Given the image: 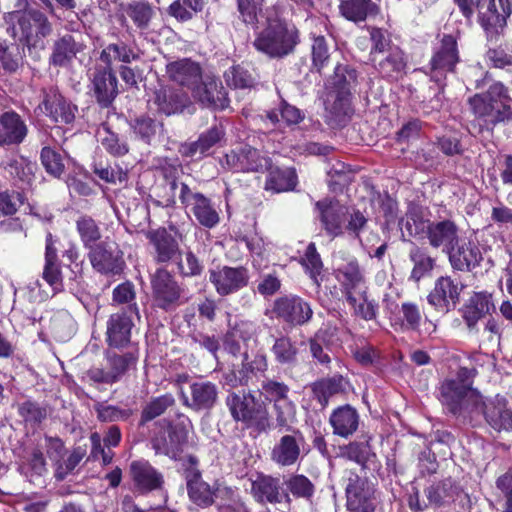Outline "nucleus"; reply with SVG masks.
I'll use <instances>...</instances> for the list:
<instances>
[{"label": "nucleus", "instance_id": "obj_1", "mask_svg": "<svg viewBox=\"0 0 512 512\" xmlns=\"http://www.w3.org/2000/svg\"><path fill=\"white\" fill-rule=\"evenodd\" d=\"M468 369L462 368L457 379L446 380L441 387L443 402L454 415L480 412L496 431L512 429V411L503 397L484 400L482 395L463 381Z\"/></svg>", "mask_w": 512, "mask_h": 512}, {"label": "nucleus", "instance_id": "obj_2", "mask_svg": "<svg viewBox=\"0 0 512 512\" xmlns=\"http://www.w3.org/2000/svg\"><path fill=\"white\" fill-rule=\"evenodd\" d=\"M468 103L475 118L487 130L512 120V98L500 82H495L487 91L470 97Z\"/></svg>", "mask_w": 512, "mask_h": 512}, {"label": "nucleus", "instance_id": "obj_3", "mask_svg": "<svg viewBox=\"0 0 512 512\" xmlns=\"http://www.w3.org/2000/svg\"><path fill=\"white\" fill-rule=\"evenodd\" d=\"M163 196L158 200L157 205L163 207H172L175 204L176 190L179 189V199L186 208L194 215L197 221L206 228L215 227L219 221L220 216L211 200L204 196L202 193L193 192L189 186L183 182L176 180H169L162 187Z\"/></svg>", "mask_w": 512, "mask_h": 512}, {"label": "nucleus", "instance_id": "obj_4", "mask_svg": "<svg viewBox=\"0 0 512 512\" xmlns=\"http://www.w3.org/2000/svg\"><path fill=\"white\" fill-rule=\"evenodd\" d=\"M299 42V31L294 25L272 21L256 36L253 45L270 58H283L293 53Z\"/></svg>", "mask_w": 512, "mask_h": 512}, {"label": "nucleus", "instance_id": "obj_5", "mask_svg": "<svg viewBox=\"0 0 512 512\" xmlns=\"http://www.w3.org/2000/svg\"><path fill=\"white\" fill-rule=\"evenodd\" d=\"M4 20L7 24L17 21L28 48H44V39L53 31L48 17L38 9L12 11L4 15Z\"/></svg>", "mask_w": 512, "mask_h": 512}, {"label": "nucleus", "instance_id": "obj_6", "mask_svg": "<svg viewBox=\"0 0 512 512\" xmlns=\"http://www.w3.org/2000/svg\"><path fill=\"white\" fill-rule=\"evenodd\" d=\"M347 481L346 507L349 512H374L376 507L374 485L365 477H360L353 471L345 472Z\"/></svg>", "mask_w": 512, "mask_h": 512}, {"label": "nucleus", "instance_id": "obj_7", "mask_svg": "<svg viewBox=\"0 0 512 512\" xmlns=\"http://www.w3.org/2000/svg\"><path fill=\"white\" fill-rule=\"evenodd\" d=\"M226 403L234 420L256 425L262 430L269 426L268 412L253 396L231 393Z\"/></svg>", "mask_w": 512, "mask_h": 512}, {"label": "nucleus", "instance_id": "obj_8", "mask_svg": "<svg viewBox=\"0 0 512 512\" xmlns=\"http://www.w3.org/2000/svg\"><path fill=\"white\" fill-rule=\"evenodd\" d=\"M153 303L165 311L174 310L179 306L182 288L174 277L165 269H158L151 279Z\"/></svg>", "mask_w": 512, "mask_h": 512}, {"label": "nucleus", "instance_id": "obj_9", "mask_svg": "<svg viewBox=\"0 0 512 512\" xmlns=\"http://www.w3.org/2000/svg\"><path fill=\"white\" fill-rule=\"evenodd\" d=\"M334 273L343 287L347 301L351 306H355L357 301L355 294H363L366 289L364 272L357 259L349 257L337 261Z\"/></svg>", "mask_w": 512, "mask_h": 512}, {"label": "nucleus", "instance_id": "obj_10", "mask_svg": "<svg viewBox=\"0 0 512 512\" xmlns=\"http://www.w3.org/2000/svg\"><path fill=\"white\" fill-rule=\"evenodd\" d=\"M464 285L451 276H441L435 280L433 289L427 296L428 303L435 310L448 313L459 303Z\"/></svg>", "mask_w": 512, "mask_h": 512}, {"label": "nucleus", "instance_id": "obj_11", "mask_svg": "<svg viewBox=\"0 0 512 512\" xmlns=\"http://www.w3.org/2000/svg\"><path fill=\"white\" fill-rule=\"evenodd\" d=\"M209 281L220 296H227L246 287L249 274L243 266H222L209 270Z\"/></svg>", "mask_w": 512, "mask_h": 512}, {"label": "nucleus", "instance_id": "obj_12", "mask_svg": "<svg viewBox=\"0 0 512 512\" xmlns=\"http://www.w3.org/2000/svg\"><path fill=\"white\" fill-rule=\"evenodd\" d=\"M192 97L204 107L224 109L228 106V98L221 81L212 74H203L201 80L193 86Z\"/></svg>", "mask_w": 512, "mask_h": 512}, {"label": "nucleus", "instance_id": "obj_13", "mask_svg": "<svg viewBox=\"0 0 512 512\" xmlns=\"http://www.w3.org/2000/svg\"><path fill=\"white\" fill-rule=\"evenodd\" d=\"M273 311L276 317L291 326H302L313 315L310 304L299 296H284L275 300Z\"/></svg>", "mask_w": 512, "mask_h": 512}, {"label": "nucleus", "instance_id": "obj_14", "mask_svg": "<svg viewBox=\"0 0 512 512\" xmlns=\"http://www.w3.org/2000/svg\"><path fill=\"white\" fill-rule=\"evenodd\" d=\"M182 404L194 411L210 410L218 400V387L210 381H195L189 385V394L179 389Z\"/></svg>", "mask_w": 512, "mask_h": 512}, {"label": "nucleus", "instance_id": "obj_15", "mask_svg": "<svg viewBox=\"0 0 512 512\" xmlns=\"http://www.w3.org/2000/svg\"><path fill=\"white\" fill-rule=\"evenodd\" d=\"M88 257L92 267L101 274H118L124 265L117 246L106 241L90 248Z\"/></svg>", "mask_w": 512, "mask_h": 512}, {"label": "nucleus", "instance_id": "obj_16", "mask_svg": "<svg viewBox=\"0 0 512 512\" xmlns=\"http://www.w3.org/2000/svg\"><path fill=\"white\" fill-rule=\"evenodd\" d=\"M39 108L56 123L70 124L78 111L77 106L67 100L57 89L49 88L44 91V97Z\"/></svg>", "mask_w": 512, "mask_h": 512}, {"label": "nucleus", "instance_id": "obj_17", "mask_svg": "<svg viewBox=\"0 0 512 512\" xmlns=\"http://www.w3.org/2000/svg\"><path fill=\"white\" fill-rule=\"evenodd\" d=\"M320 213L322 228L332 238L342 234L343 223L349 214V209L337 200L323 199L316 203Z\"/></svg>", "mask_w": 512, "mask_h": 512}, {"label": "nucleus", "instance_id": "obj_18", "mask_svg": "<svg viewBox=\"0 0 512 512\" xmlns=\"http://www.w3.org/2000/svg\"><path fill=\"white\" fill-rule=\"evenodd\" d=\"M426 237L431 247L441 249L447 253L453 245L458 243L460 236L459 227L449 219L432 221L427 224Z\"/></svg>", "mask_w": 512, "mask_h": 512}, {"label": "nucleus", "instance_id": "obj_19", "mask_svg": "<svg viewBox=\"0 0 512 512\" xmlns=\"http://www.w3.org/2000/svg\"><path fill=\"white\" fill-rule=\"evenodd\" d=\"M446 254L451 267L458 271H471L483 259L479 246L462 237L458 239V243L453 245Z\"/></svg>", "mask_w": 512, "mask_h": 512}, {"label": "nucleus", "instance_id": "obj_20", "mask_svg": "<svg viewBox=\"0 0 512 512\" xmlns=\"http://www.w3.org/2000/svg\"><path fill=\"white\" fill-rule=\"evenodd\" d=\"M507 0H482L479 8V22L489 34H498L506 25L509 15Z\"/></svg>", "mask_w": 512, "mask_h": 512}, {"label": "nucleus", "instance_id": "obj_21", "mask_svg": "<svg viewBox=\"0 0 512 512\" xmlns=\"http://www.w3.org/2000/svg\"><path fill=\"white\" fill-rule=\"evenodd\" d=\"M459 61L456 39L452 35H444L441 46L433 55L431 65V78L439 81L447 72L453 71Z\"/></svg>", "mask_w": 512, "mask_h": 512}, {"label": "nucleus", "instance_id": "obj_22", "mask_svg": "<svg viewBox=\"0 0 512 512\" xmlns=\"http://www.w3.org/2000/svg\"><path fill=\"white\" fill-rule=\"evenodd\" d=\"M226 161L235 171L263 172L271 167V162L268 157L248 146L227 154Z\"/></svg>", "mask_w": 512, "mask_h": 512}, {"label": "nucleus", "instance_id": "obj_23", "mask_svg": "<svg viewBox=\"0 0 512 512\" xmlns=\"http://www.w3.org/2000/svg\"><path fill=\"white\" fill-rule=\"evenodd\" d=\"M130 475L135 489L142 494L161 489L164 483L163 475L145 460L133 461Z\"/></svg>", "mask_w": 512, "mask_h": 512}, {"label": "nucleus", "instance_id": "obj_24", "mask_svg": "<svg viewBox=\"0 0 512 512\" xmlns=\"http://www.w3.org/2000/svg\"><path fill=\"white\" fill-rule=\"evenodd\" d=\"M325 118L332 127L344 125L351 112L350 95L346 91H326L324 97Z\"/></svg>", "mask_w": 512, "mask_h": 512}, {"label": "nucleus", "instance_id": "obj_25", "mask_svg": "<svg viewBox=\"0 0 512 512\" xmlns=\"http://www.w3.org/2000/svg\"><path fill=\"white\" fill-rule=\"evenodd\" d=\"M301 441L302 434L298 430L282 436L271 451L272 461L284 467L296 464L301 455Z\"/></svg>", "mask_w": 512, "mask_h": 512}, {"label": "nucleus", "instance_id": "obj_26", "mask_svg": "<svg viewBox=\"0 0 512 512\" xmlns=\"http://www.w3.org/2000/svg\"><path fill=\"white\" fill-rule=\"evenodd\" d=\"M186 439L187 433L183 426L169 425L153 438L152 446L157 454L175 457Z\"/></svg>", "mask_w": 512, "mask_h": 512}, {"label": "nucleus", "instance_id": "obj_27", "mask_svg": "<svg viewBox=\"0 0 512 512\" xmlns=\"http://www.w3.org/2000/svg\"><path fill=\"white\" fill-rule=\"evenodd\" d=\"M27 133V125L19 114L9 111L0 115V145H18Z\"/></svg>", "mask_w": 512, "mask_h": 512}, {"label": "nucleus", "instance_id": "obj_28", "mask_svg": "<svg viewBox=\"0 0 512 512\" xmlns=\"http://www.w3.org/2000/svg\"><path fill=\"white\" fill-rule=\"evenodd\" d=\"M169 78L179 85L192 90L202 77L201 67L198 63L189 59H181L171 62L166 67Z\"/></svg>", "mask_w": 512, "mask_h": 512}, {"label": "nucleus", "instance_id": "obj_29", "mask_svg": "<svg viewBox=\"0 0 512 512\" xmlns=\"http://www.w3.org/2000/svg\"><path fill=\"white\" fill-rule=\"evenodd\" d=\"M92 84L97 102L102 107H108L118 93L117 78L113 71L107 69H95Z\"/></svg>", "mask_w": 512, "mask_h": 512}, {"label": "nucleus", "instance_id": "obj_30", "mask_svg": "<svg viewBox=\"0 0 512 512\" xmlns=\"http://www.w3.org/2000/svg\"><path fill=\"white\" fill-rule=\"evenodd\" d=\"M147 239L154 248L155 260L158 263L169 262L179 252L178 242L164 228L148 232Z\"/></svg>", "mask_w": 512, "mask_h": 512}, {"label": "nucleus", "instance_id": "obj_31", "mask_svg": "<svg viewBox=\"0 0 512 512\" xmlns=\"http://www.w3.org/2000/svg\"><path fill=\"white\" fill-rule=\"evenodd\" d=\"M251 494L259 503H281L283 498L289 500L287 494L280 492V483L271 476H258L251 483Z\"/></svg>", "mask_w": 512, "mask_h": 512}, {"label": "nucleus", "instance_id": "obj_32", "mask_svg": "<svg viewBox=\"0 0 512 512\" xmlns=\"http://www.w3.org/2000/svg\"><path fill=\"white\" fill-rule=\"evenodd\" d=\"M225 135L222 125H215L208 131L202 133L198 140L185 143L181 146L180 152L186 157H201L205 155L214 145L219 143Z\"/></svg>", "mask_w": 512, "mask_h": 512}, {"label": "nucleus", "instance_id": "obj_33", "mask_svg": "<svg viewBox=\"0 0 512 512\" xmlns=\"http://www.w3.org/2000/svg\"><path fill=\"white\" fill-rule=\"evenodd\" d=\"M329 422L335 435L347 438L358 429L359 414L352 406L344 405L332 412Z\"/></svg>", "mask_w": 512, "mask_h": 512}, {"label": "nucleus", "instance_id": "obj_34", "mask_svg": "<svg viewBox=\"0 0 512 512\" xmlns=\"http://www.w3.org/2000/svg\"><path fill=\"white\" fill-rule=\"evenodd\" d=\"M133 322L126 313L112 314L107 323V341L110 346L120 348L130 342Z\"/></svg>", "mask_w": 512, "mask_h": 512}, {"label": "nucleus", "instance_id": "obj_35", "mask_svg": "<svg viewBox=\"0 0 512 512\" xmlns=\"http://www.w3.org/2000/svg\"><path fill=\"white\" fill-rule=\"evenodd\" d=\"M154 103L165 115L182 112L188 103L187 96L173 88L162 87L155 92Z\"/></svg>", "mask_w": 512, "mask_h": 512}, {"label": "nucleus", "instance_id": "obj_36", "mask_svg": "<svg viewBox=\"0 0 512 512\" xmlns=\"http://www.w3.org/2000/svg\"><path fill=\"white\" fill-rule=\"evenodd\" d=\"M80 50L81 45L74 40L72 35L66 34L54 41L49 59L50 64L60 67L67 66Z\"/></svg>", "mask_w": 512, "mask_h": 512}, {"label": "nucleus", "instance_id": "obj_37", "mask_svg": "<svg viewBox=\"0 0 512 512\" xmlns=\"http://www.w3.org/2000/svg\"><path fill=\"white\" fill-rule=\"evenodd\" d=\"M123 12L141 31L149 29L153 18L156 16V8L144 0L129 2L123 6Z\"/></svg>", "mask_w": 512, "mask_h": 512}, {"label": "nucleus", "instance_id": "obj_38", "mask_svg": "<svg viewBox=\"0 0 512 512\" xmlns=\"http://www.w3.org/2000/svg\"><path fill=\"white\" fill-rule=\"evenodd\" d=\"M187 489L190 500L199 507H208L214 503V489L201 479L198 471L187 476Z\"/></svg>", "mask_w": 512, "mask_h": 512}, {"label": "nucleus", "instance_id": "obj_39", "mask_svg": "<svg viewBox=\"0 0 512 512\" xmlns=\"http://www.w3.org/2000/svg\"><path fill=\"white\" fill-rule=\"evenodd\" d=\"M457 494V487L450 479L434 482L424 489V496L428 499L431 507L437 508L454 500Z\"/></svg>", "mask_w": 512, "mask_h": 512}, {"label": "nucleus", "instance_id": "obj_40", "mask_svg": "<svg viewBox=\"0 0 512 512\" xmlns=\"http://www.w3.org/2000/svg\"><path fill=\"white\" fill-rule=\"evenodd\" d=\"M271 353L276 363L282 366H295L298 358V347L296 342L288 336L281 335L274 339Z\"/></svg>", "mask_w": 512, "mask_h": 512}, {"label": "nucleus", "instance_id": "obj_41", "mask_svg": "<svg viewBox=\"0 0 512 512\" xmlns=\"http://www.w3.org/2000/svg\"><path fill=\"white\" fill-rule=\"evenodd\" d=\"M373 63L383 76L394 79H397L406 67L404 54L398 47L390 49L383 58L377 57V61Z\"/></svg>", "mask_w": 512, "mask_h": 512}, {"label": "nucleus", "instance_id": "obj_42", "mask_svg": "<svg viewBox=\"0 0 512 512\" xmlns=\"http://www.w3.org/2000/svg\"><path fill=\"white\" fill-rule=\"evenodd\" d=\"M491 306L489 294L484 292L475 293L464 310V319L468 327L473 329L476 323L489 313Z\"/></svg>", "mask_w": 512, "mask_h": 512}, {"label": "nucleus", "instance_id": "obj_43", "mask_svg": "<svg viewBox=\"0 0 512 512\" xmlns=\"http://www.w3.org/2000/svg\"><path fill=\"white\" fill-rule=\"evenodd\" d=\"M356 70L347 65H337L334 74L329 78L326 84L327 91L342 92L346 91L351 95V88L356 83Z\"/></svg>", "mask_w": 512, "mask_h": 512}, {"label": "nucleus", "instance_id": "obj_44", "mask_svg": "<svg viewBox=\"0 0 512 512\" xmlns=\"http://www.w3.org/2000/svg\"><path fill=\"white\" fill-rule=\"evenodd\" d=\"M409 259L413 263L410 279L419 282L434 268L435 260L423 249L414 246L409 252Z\"/></svg>", "mask_w": 512, "mask_h": 512}, {"label": "nucleus", "instance_id": "obj_45", "mask_svg": "<svg viewBox=\"0 0 512 512\" xmlns=\"http://www.w3.org/2000/svg\"><path fill=\"white\" fill-rule=\"evenodd\" d=\"M76 230L85 248H92L101 239L102 233L98 223L88 215L76 220Z\"/></svg>", "mask_w": 512, "mask_h": 512}, {"label": "nucleus", "instance_id": "obj_46", "mask_svg": "<svg viewBox=\"0 0 512 512\" xmlns=\"http://www.w3.org/2000/svg\"><path fill=\"white\" fill-rule=\"evenodd\" d=\"M270 173L266 180L265 188L275 192L293 189L296 185V176L290 169L270 167Z\"/></svg>", "mask_w": 512, "mask_h": 512}, {"label": "nucleus", "instance_id": "obj_47", "mask_svg": "<svg viewBox=\"0 0 512 512\" xmlns=\"http://www.w3.org/2000/svg\"><path fill=\"white\" fill-rule=\"evenodd\" d=\"M311 45L312 69L321 73L323 68L329 64L332 51L324 36H313Z\"/></svg>", "mask_w": 512, "mask_h": 512}, {"label": "nucleus", "instance_id": "obj_48", "mask_svg": "<svg viewBox=\"0 0 512 512\" xmlns=\"http://www.w3.org/2000/svg\"><path fill=\"white\" fill-rule=\"evenodd\" d=\"M175 404V398L172 394L166 393L164 395L152 398L144 407L141 414V423H146L161 416L168 408Z\"/></svg>", "mask_w": 512, "mask_h": 512}, {"label": "nucleus", "instance_id": "obj_49", "mask_svg": "<svg viewBox=\"0 0 512 512\" xmlns=\"http://www.w3.org/2000/svg\"><path fill=\"white\" fill-rule=\"evenodd\" d=\"M274 414L276 427L280 430H291V426L296 422V408L289 399H282L274 403Z\"/></svg>", "mask_w": 512, "mask_h": 512}, {"label": "nucleus", "instance_id": "obj_50", "mask_svg": "<svg viewBox=\"0 0 512 512\" xmlns=\"http://www.w3.org/2000/svg\"><path fill=\"white\" fill-rule=\"evenodd\" d=\"M22 471L34 481V477H41L47 473V465L43 452L33 448L25 457L21 466Z\"/></svg>", "mask_w": 512, "mask_h": 512}, {"label": "nucleus", "instance_id": "obj_51", "mask_svg": "<svg viewBox=\"0 0 512 512\" xmlns=\"http://www.w3.org/2000/svg\"><path fill=\"white\" fill-rule=\"evenodd\" d=\"M340 451L341 456L361 465H364L371 457H374V453L369 445V439L351 442L348 445L341 447Z\"/></svg>", "mask_w": 512, "mask_h": 512}, {"label": "nucleus", "instance_id": "obj_52", "mask_svg": "<svg viewBox=\"0 0 512 512\" xmlns=\"http://www.w3.org/2000/svg\"><path fill=\"white\" fill-rule=\"evenodd\" d=\"M98 137L104 149L113 156H123L128 152L127 143L120 139L107 126L103 125L98 130Z\"/></svg>", "mask_w": 512, "mask_h": 512}, {"label": "nucleus", "instance_id": "obj_53", "mask_svg": "<svg viewBox=\"0 0 512 512\" xmlns=\"http://www.w3.org/2000/svg\"><path fill=\"white\" fill-rule=\"evenodd\" d=\"M341 14L348 20L359 22L366 19L371 9L370 0H344L340 6Z\"/></svg>", "mask_w": 512, "mask_h": 512}, {"label": "nucleus", "instance_id": "obj_54", "mask_svg": "<svg viewBox=\"0 0 512 512\" xmlns=\"http://www.w3.org/2000/svg\"><path fill=\"white\" fill-rule=\"evenodd\" d=\"M50 329L57 341L65 342L74 333V320L68 313L58 314L52 318Z\"/></svg>", "mask_w": 512, "mask_h": 512}, {"label": "nucleus", "instance_id": "obj_55", "mask_svg": "<svg viewBox=\"0 0 512 512\" xmlns=\"http://www.w3.org/2000/svg\"><path fill=\"white\" fill-rule=\"evenodd\" d=\"M137 357L133 353L111 355L108 357L109 374L117 382L131 367L135 366Z\"/></svg>", "mask_w": 512, "mask_h": 512}, {"label": "nucleus", "instance_id": "obj_56", "mask_svg": "<svg viewBox=\"0 0 512 512\" xmlns=\"http://www.w3.org/2000/svg\"><path fill=\"white\" fill-rule=\"evenodd\" d=\"M285 483L291 494L297 498L309 500L315 491L314 484L304 475H293Z\"/></svg>", "mask_w": 512, "mask_h": 512}, {"label": "nucleus", "instance_id": "obj_57", "mask_svg": "<svg viewBox=\"0 0 512 512\" xmlns=\"http://www.w3.org/2000/svg\"><path fill=\"white\" fill-rule=\"evenodd\" d=\"M301 263L309 272L310 277L313 279L314 283L317 286H320L318 277L321 275L323 263L314 243H310L307 246Z\"/></svg>", "mask_w": 512, "mask_h": 512}, {"label": "nucleus", "instance_id": "obj_58", "mask_svg": "<svg viewBox=\"0 0 512 512\" xmlns=\"http://www.w3.org/2000/svg\"><path fill=\"white\" fill-rule=\"evenodd\" d=\"M228 86L234 88H250L254 84V77L245 68L241 66H233L229 68L224 74Z\"/></svg>", "mask_w": 512, "mask_h": 512}, {"label": "nucleus", "instance_id": "obj_59", "mask_svg": "<svg viewBox=\"0 0 512 512\" xmlns=\"http://www.w3.org/2000/svg\"><path fill=\"white\" fill-rule=\"evenodd\" d=\"M370 40H371V51L370 58L372 62L377 61V57L383 54L384 52L390 51L393 49L391 45V40L385 31L379 28H371L370 29Z\"/></svg>", "mask_w": 512, "mask_h": 512}, {"label": "nucleus", "instance_id": "obj_60", "mask_svg": "<svg viewBox=\"0 0 512 512\" xmlns=\"http://www.w3.org/2000/svg\"><path fill=\"white\" fill-rule=\"evenodd\" d=\"M41 162L46 171L54 177H60L64 172V163L60 153L50 147H44L41 151Z\"/></svg>", "mask_w": 512, "mask_h": 512}, {"label": "nucleus", "instance_id": "obj_61", "mask_svg": "<svg viewBox=\"0 0 512 512\" xmlns=\"http://www.w3.org/2000/svg\"><path fill=\"white\" fill-rule=\"evenodd\" d=\"M241 367L252 382L259 374L268 369V360L264 353H257L251 359L247 354H244Z\"/></svg>", "mask_w": 512, "mask_h": 512}, {"label": "nucleus", "instance_id": "obj_62", "mask_svg": "<svg viewBox=\"0 0 512 512\" xmlns=\"http://www.w3.org/2000/svg\"><path fill=\"white\" fill-rule=\"evenodd\" d=\"M281 119L287 124H297L302 119L303 116L301 111L295 106L289 105L287 102L282 101L276 111H271L267 114V117L271 120L272 123H277Z\"/></svg>", "mask_w": 512, "mask_h": 512}, {"label": "nucleus", "instance_id": "obj_63", "mask_svg": "<svg viewBox=\"0 0 512 512\" xmlns=\"http://www.w3.org/2000/svg\"><path fill=\"white\" fill-rule=\"evenodd\" d=\"M400 312L402 315V328L404 330H418L422 320V314L419 307L415 303L404 302L401 305Z\"/></svg>", "mask_w": 512, "mask_h": 512}, {"label": "nucleus", "instance_id": "obj_64", "mask_svg": "<svg viewBox=\"0 0 512 512\" xmlns=\"http://www.w3.org/2000/svg\"><path fill=\"white\" fill-rule=\"evenodd\" d=\"M203 268L201 261L191 251L186 252L178 262L179 273L184 277L199 276Z\"/></svg>", "mask_w": 512, "mask_h": 512}]
</instances>
